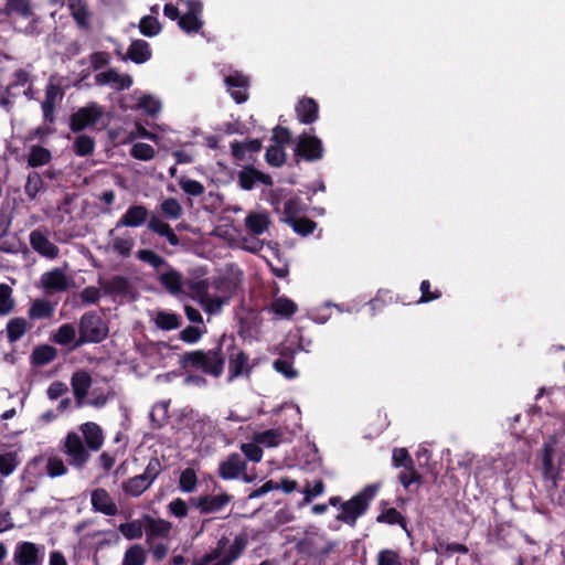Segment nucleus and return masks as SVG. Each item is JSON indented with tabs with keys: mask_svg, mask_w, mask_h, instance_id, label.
<instances>
[{
	"mask_svg": "<svg viewBox=\"0 0 565 565\" xmlns=\"http://www.w3.org/2000/svg\"><path fill=\"white\" fill-rule=\"evenodd\" d=\"M286 151L280 146H269L265 153V160L266 162L275 168H279L285 164L286 162Z\"/></svg>",
	"mask_w": 565,
	"mask_h": 565,
	"instance_id": "09e8293b",
	"label": "nucleus"
},
{
	"mask_svg": "<svg viewBox=\"0 0 565 565\" xmlns=\"http://www.w3.org/2000/svg\"><path fill=\"white\" fill-rule=\"evenodd\" d=\"M178 25L186 33H196L201 30L203 22L196 15L185 12L180 15Z\"/></svg>",
	"mask_w": 565,
	"mask_h": 565,
	"instance_id": "864d4df0",
	"label": "nucleus"
},
{
	"mask_svg": "<svg viewBox=\"0 0 565 565\" xmlns=\"http://www.w3.org/2000/svg\"><path fill=\"white\" fill-rule=\"evenodd\" d=\"M296 115L303 125H311L319 118V105L311 97L301 98L296 105Z\"/></svg>",
	"mask_w": 565,
	"mask_h": 565,
	"instance_id": "aec40b11",
	"label": "nucleus"
},
{
	"mask_svg": "<svg viewBox=\"0 0 565 565\" xmlns=\"http://www.w3.org/2000/svg\"><path fill=\"white\" fill-rule=\"evenodd\" d=\"M303 211L301 200L299 198H290L284 205V222L288 223L296 218Z\"/></svg>",
	"mask_w": 565,
	"mask_h": 565,
	"instance_id": "bf43d9fd",
	"label": "nucleus"
},
{
	"mask_svg": "<svg viewBox=\"0 0 565 565\" xmlns=\"http://www.w3.org/2000/svg\"><path fill=\"white\" fill-rule=\"evenodd\" d=\"M231 500L232 495L228 493L205 494L190 498L189 503L192 508L199 510L201 514H210L222 511Z\"/></svg>",
	"mask_w": 565,
	"mask_h": 565,
	"instance_id": "9d476101",
	"label": "nucleus"
},
{
	"mask_svg": "<svg viewBox=\"0 0 565 565\" xmlns=\"http://www.w3.org/2000/svg\"><path fill=\"white\" fill-rule=\"evenodd\" d=\"M156 326L164 331L175 330L181 327L182 318L180 315L169 311H159L154 319Z\"/></svg>",
	"mask_w": 565,
	"mask_h": 565,
	"instance_id": "e433bc0d",
	"label": "nucleus"
},
{
	"mask_svg": "<svg viewBox=\"0 0 565 565\" xmlns=\"http://www.w3.org/2000/svg\"><path fill=\"white\" fill-rule=\"evenodd\" d=\"M41 285L46 294L65 291L68 288V280L62 268H53L45 271L40 278Z\"/></svg>",
	"mask_w": 565,
	"mask_h": 565,
	"instance_id": "4468645a",
	"label": "nucleus"
},
{
	"mask_svg": "<svg viewBox=\"0 0 565 565\" xmlns=\"http://www.w3.org/2000/svg\"><path fill=\"white\" fill-rule=\"evenodd\" d=\"M30 245L38 254L50 259L56 258L60 253V248L40 230L30 233Z\"/></svg>",
	"mask_w": 565,
	"mask_h": 565,
	"instance_id": "dca6fc26",
	"label": "nucleus"
},
{
	"mask_svg": "<svg viewBox=\"0 0 565 565\" xmlns=\"http://www.w3.org/2000/svg\"><path fill=\"white\" fill-rule=\"evenodd\" d=\"M379 489V483L365 486L359 493L340 505L337 519L352 527L355 526L358 519L366 513Z\"/></svg>",
	"mask_w": 565,
	"mask_h": 565,
	"instance_id": "f03ea898",
	"label": "nucleus"
},
{
	"mask_svg": "<svg viewBox=\"0 0 565 565\" xmlns=\"http://www.w3.org/2000/svg\"><path fill=\"white\" fill-rule=\"evenodd\" d=\"M159 281L171 295H179L182 292V275L174 269H170L169 271L161 274L159 276Z\"/></svg>",
	"mask_w": 565,
	"mask_h": 565,
	"instance_id": "72a5a7b5",
	"label": "nucleus"
},
{
	"mask_svg": "<svg viewBox=\"0 0 565 565\" xmlns=\"http://www.w3.org/2000/svg\"><path fill=\"white\" fill-rule=\"evenodd\" d=\"M179 185L184 193L192 196H200L205 191L204 185L200 181L184 177L179 180Z\"/></svg>",
	"mask_w": 565,
	"mask_h": 565,
	"instance_id": "0e129e2a",
	"label": "nucleus"
},
{
	"mask_svg": "<svg viewBox=\"0 0 565 565\" xmlns=\"http://www.w3.org/2000/svg\"><path fill=\"white\" fill-rule=\"evenodd\" d=\"M149 216L148 209L142 204L130 205L125 214L117 221L116 227L108 231V236H113L115 230L120 227H139L143 225Z\"/></svg>",
	"mask_w": 565,
	"mask_h": 565,
	"instance_id": "f8f14e48",
	"label": "nucleus"
},
{
	"mask_svg": "<svg viewBox=\"0 0 565 565\" xmlns=\"http://www.w3.org/2000/svg\"><path fill=\"white\" fill-rule=\"evenodd\" d=\"M256 182H260L267 186L273 185V178L254 167H245L238 172V183L242 189L250 191L254 189Z\"/></svg>",
	"mask_w": 565,
	"mask_h": 565,
	"instance_id": "f3484780",
	"label": "nucleus"
},
{
	"mask_svg": "<svg viewBox=\"0 0 565 565\" xmlns=\"http://www.w3.org/2000/svg\"><path fill=\"white\" fill-rule=\"evenodd\" d=\"M376 565H402V563L396 551L386 548L379 552Z\"/></svg>",
	"mask_w": 565,
	"mask_h": 565,
	"instance_id": "774afa93",
	"label": "nucleus"
},
{
	"mask_svg": "<svg viewBox=\"0 0 565 565\" xmlns=\"http://www.w3.org/2000/svg\"><path fill=\"white\" fill-rule=\"evenodd\" d=\"M154 149L151 145L137 142L130 149V156L135 159L148 161L154 157Z\"/></svg>",
	"mask_w": 565,
	"mask_h": 565,
	"instance_id": "4d7b16f0",
	"label": "nucleus"
},
{
	"mask_svg": "<svg viewBox=\"0 0 565 565\" xmlns=\"http://www.w3.org/2000/svg\"><path fill=\"white\" fill-rule=\"evenodd\" d=\"M394 467H403L404 469H413L414 461L406 448H395L392 455Z\"/></svg>",
	"mask_w": 565,
	"mask_h": 565,
	"instance_id": "052dcab7",
	"label": "nucleus"
},
{
	"mask_svg": "<svg viewBox=\"0 0 565 565\" xmlns=\"http://www.w3.org/2000/svg\"><path fill=\"white\" fill-rule=\"evenodd\" d=\"M162 213L172 220H178L181 217L183 210L178 200L173 198H169L162 201L161 205Z\"/></svg>",
	"mask_w": 565,
	"mask_h": 565,
	"instance_id": "680f3d73",
	"label": "nucleus"
},
{
	"mask_svg": "<svg viewBox=\"0 0 565 565\" xmlns=\"http://www.w3.org/2000/svg\"><path fill=\"white\" fill-rule=\"evenodd\" d=\"M85 445L92 451H97L104 444V436L102 428L93 422L85 423L81 426Z\"/></svg>",
	"mask_w": 565,
	"mask_h": 565,
	"instance_id": "cd10ccee",
	"label": "nucleus"
},
{
	"mask_svg": "<svg viewBox=\"0 0 565 565\" xmlns=\"http://www.w3.org/2000/svg\"><path fill=\"white\" fill-rule=\"evenodd\" d=\"M78 333L75 347L84 343H99L107 338L108 327L96 311H88L81 317Z\"/></svg>",
	"mask_w": 565,
	"mask_h": 565,
	"instance_id": "7ed1b4c3",
	"label": "nucleus"
},
{
	"mask_svg": "<svg viewBox=\"0 0 565 565\" xmlns=\"http://www.w3.org/2000/svg\"><path fill=\"white\" fill-rule=\"evenodd\" d=\"M186 286L194 298L199 301L207 299L210 282L207 279H190Z\"/></svg>",
	"mask_w": 565,
	"mask_h": 565,
	"instance_id": "8fccbe9b",
	"label": "nucleus"
},
{
	"mask_svg": "<svg viewBox=\"0 0 565 565\" xmlns=\"http://www.w3.org/2000/svg\"><path fill=\"white\" fill-rule=\"evenodd\" d=\"M29 82H31L30 73L28 71L23 70V68H18L12 74V79H11V82L9 83V85L6 88L7 96L8 97H15L17 94L13 92V89L19 87V86H24Z\"/></svg>",
	"mask_w": 565,
	"mask_h": 565,
	"instance_id": "de8ad7c7",
	"label": "nucleus"
},
{
	"mask_svg": "<svg viewBox=\"0 0 565 565\" xmlns=\"http://www.w3.org/2000/svg\"><path fill=\"white\" fill-rule=\"evenodd\" d=\"M269 224L270 220L267 213L252 212L245 217V226L254 235L265 233Z\"/></svg>",
	"mask_w": 565,
	"mask_h": 565,
	"instance_id": "2f4dec72",
	"label": "nucleus"
},
{
	"mask_svg": "<svg viewBox=\"0 0 565 565\" xmlns=\"http://www.w3.org/2000/svg\"><path fill=\"white\" fill-rule=\"evenodd\" d=\"M270 310L278 317L290 318L297 312L298 306L291 299L282 296L273 300L270 303Z\"/></svg>",
	"mask_w": 565,
	"mask_h": 565,
	"instance_id": "c9c22d12",
	"label": "nucleus"
},
{
	"mask_svg": "<svg viewBox=\"0 0 565 565\" xmlns=\"http://www.w3.org/2000/svg\"><path fill=\"white\" fill-rule=\"evenodd\" d=\"M67 8L78 29L89 31L92 13L84 0H66Z\"/></svg>",
	"mask_w": 565,
	"mask_h": 565,
	"instance_id": "6ab92c4d",
	"label": "nucleus"
},
{
	"mask_svg": "<svg viewBox=\"0 0 565 565\" xmlns=\"http://www.w3.org/2000/svg\"><path fill=\"white\" fill-rule=\"evenodd\" d=\"M95 83L98 86L111 85L117 90H124L132 85V77L129 74H118L115 68H109L96 74Z\"/></svg>",
	"mask_w": 565,
	"mask_h": 565,
	"instance_id": "2eb2a0df",
	"label": "nucleus"
},
{
	"mask_svg": "<svg viewBox=\"0 0 565 565\" xmlns=\"http://www.w3.org/2000/svg\"><path fill=\"white\" fill-rule=\"evenodd\" d=\"M148 230L159 236L166 237L170 245L178 246L180 244L179 236L171 226L158 215H151L148 220Z\"/></svg>",
	"mask_w": 565,
	"mask_h": 565,
	"instance_id": "393cba45",
	"label": "nucleus"
},
{
	"mask_svg": "<svg viewBox=\"0 0 565 565\" xmlns=\"http://www.w3.org/2000/svg\"><path fill=\"white\" fill-rule=\"evenodd\" d=\"M296 344L298 350L309 351L302 343V338L299 337L297 342L290 341V343L281 344L279 354L281 359H277L274 361V369L285 375L287 379H294L297 376V371L292 367L294 354L296 353V349L292 345Z\"/></svg>",
	"mask_w": 565,
	"mask_h": 565,
	"instance_id": "1a4fd4ad",
	"label": "nucleus"
},
{
	"mask_svg": "<svg viewBox=\"0 0 565 565\" xmlns=\"http://www.w3.org/2000/svg\"><path fill=\"white\" fill-rule=\"evenodd\" d=\"M292 230L302 236L312 234L317 227V223L308 217H296L287 223Z\"/></svg>",
	"mask_w": 565,
	"mask_h": 565,
	"instance_id": "5fc2aeb1",
	"label": "nucleus"
},
{
	"mask_svg": "<svg viewBox=\"0 0 565 565\" xmlns=\"http://www.w3.org/2000/svg\"><path fill=\"white\" fill-rule=\"evenodd\" d=\"M13 308L12 288L7 284H0V316L10 313Z\"/></svg>",
	"mask_w": 565,
	"mask_h": 565,
	"instance_id": "6e6d98bb",
	"label": "nucleus"
},
{
	"mask_svg": "<svg viewBox=\"0 0 565 565\" xmlns=\"http://www.w3.org/2000/svg\"><path fill=\"white\" fill-rule=\"evenodd\" d=\"M103 115V107L96 103H90L71 115L70 129L73 132H81L86 128L95 126Z\"/></svg>",
	"mask_w": 565,
	"mask_h": 565,
	"instance_id": "0eeeda50",
	"label": "nucleus"
},
{
	"mask_svg": "<svg viewBox=\"0 0 565 565\" xmlns=\"http://www.w3.org/2000/svg\"><path fill=\"white\" fill-rule=\"evenodd\" d=\"M14 561L18 565H41L36 544L32 542L18 544L14 552Z\"/></svg>",
	"mask_w": 565,
	"mask_h": 565,
	"instance_id": "4be33fe9",
	"label": "nucleus"
},
{
	"mask_svg": "<svg viewBox=\"0 0 565 565\" xmlns=\"http://www.w3.org/2000/svg\"><path fill=\"white\" fill-rule=\"evenodd\" d=\"M147 552L140 544L129 546L124 555L122 565H145Z\"/></svg>",
	"mask_w": 565,
	"mask_h": 565,
	"instance_id": "ea45409f",
	"label": "nucleus"
},
{
	"mask_svg": "<svg viewBox=\"0 0 565 565\" xmlns=\"http://www.w3.org/2000/svg\"><path fill=\"white\" fill-rule=\"evenodd\" d=\"M46 472L51 478L61 477L67 473V467L58 457H50L46 462Z\"/></svg>",
	"mask_w": 565,
	"mask_h": 565,
	"instance_id": "338daca9",
	"label": "nucleus"
},
{
	"mask_svg": "<svg viewBox=\"0 0 565 565\" xmlns=\"http://www.w3.org/2000/svg\"><path fill=\"white\" fill-rule=\"evenodd\" d=\"M142 521L145 525V533H146V544L151 545V543L156 539H168L171 530H172V523L160 519V518H152L149 514L142 515Z\"/></svg>",
	"mask_w": 565,
	"mask_h": 565,
	"instance_id": "9b49d317",
	"label": "nucleus"
},
{
	"mask_svg": "<svg viewBox=\"0 0 565 565\" xmlns=\"http://www.w3.org/2000/svg\"><path fill=\"white\" fill-rule=\"evenodd\" d=\"M247 469L246 461L237 452H233L220 462L217 473L223 480L237 479Z\"/></svg>",
	"mask_w": 565,
	"mask_h": 565,
	"instance_id": "ddd939ff",
	"label": "nucleus"
},
{
	"mask_svg": "<svg viewBox=\"0 0 565 565\" xmlns=\"http://www.w3.org/2000/svg\"><path fill=\"white\" fill-rule=\"evenodd\" d=\"M148 230L159 236L166 237L170 245L178 246L180 244L179 236L171 226L158 215H151L148 220Z\"/></svg>",
	"mask_w": 565,
	"mask_h": 565,
	"instance_id": "b1692460",
	"label": "nucleus"
},
{
	"mask_svg": "<svg viewBox=\"0 0 565 565\" xmlns=\"http://www.w3.org/2000/svg\"><path fill=\"white\" fill-rule=\"evenodd\" d=\"M90 502L95 511L102 512L105 515L113 516L118 512L116 503L105 489H95L92 492Z\"/></svg>",
	"mask_w": 565,
	"mask_h": 565,
	"instance_id": "412c9836",
	"label": "nucleus"
},
{
	"mask_svg": "<svg viewBox=\"0 0 565 565\" xmlns=\"http://www.w3.org/2000/svg\"><path fill=\"white\" fill-rule=\"evenodd\" d=\"M151 56L152 51L149 43L141 39L132 40L125 55L126 58L136 64H143L148 62Z\"/></svg>",
	"mask_w": 565,
	"mask_h": 565,
	"instance_id": "bb28decb",
	"label": "nucleus"
},
{
	"mask_svg": "<svg viewBox=\"0 0 565 565\" xmlns=\"http://www.w3.org/2000/svg\"><path fill=\"white\" fill-rule=\"evenodd\" d=\"M148 230L159 236L166 237L170 245L178 246L180 244L179 236L171 226L158 215H151L148 220Z\"/></svg>",
	"mask_w": 565,
	"mask_h": 565,
	"instance_id": "a878e982",
	"label": "nucleus"
},
{
	"mask_svg": "<svg viewBox=\"0 0 565 565\" xmlns=\"http://www.w3.org/2000/svg\"><path fill=\"white\" fill-rule=\"evenodd\" d=\"M248 544V535L243 532L235 536L233 543L230 545L227 551L222 556V561L225 565H231L236 559H238L242 554L245 552Z\"/></svg>",
	"mask_w": 565,
	"mask_h": 565,
	"instance_id": "c756f323",
	"label": "nucleus"
},
{
	"mask_svg": "<svg viewBox=\"0 0 565 565\" xmlns=\"http://www.w3.org/2000/svg\"><path fill=\"white\" fill-rule=\"evenodd\" d=\"M137 258L149 264L156 269L167 265L166 259L151 249H139L137 252Z\"/></svg>",
	"mask_w": 565,
	"mask_h": 565,
	"instance_id": "e2e57ef3",
	"label": "nucleus"
},
{
	"mask_svg": "<svg viewBox=\"0 0 565 565\" xmlns=\"http://www.w3.org/2000/svg\"><path fill=\"white\" fill-rule=\"evenodd\" d=\"M53 313V305L45 299H35L28 310V316L31 320L50 319Z\"/></svg>",
	"mask_w": 565,
	"mask_h": 565,
	"instance_id": "f704fd0d",
	"label": "nucleus"
},
{
	"mask_svg": "<svg viewBox=\"0 0 565 565\" xmlns=\"http://www.w3.org/2000/svg\"><path fill=\"white\" fill-rule=\"evenodd\" d=\"M60 450L66 455L68 465L78 470L84 469L90 458L89 449L75 431L67 433Z\"/></svg>",
	"mask_w": 565,
	"mask_h": 565,
	"instance_id": "20e7f679",
	"label": "nucleus"
},
{
	"mask_svg": "<svg viewBox=\"0 0 565 565\" xmlns=\"http://www.w3.org/2000/svg\"><path fill=\"white\" fill-rule=\"evenodd\" d=\"M377 523L388 525H399L408 535L409 530L406 518L397 511L395 508L383 509L382 512L376 516Z\"/></svg>",
	"mask_w": 565,
	"mask_h": 565,
	"instance_id": "473e14b6",
	"label": "nucleus"
},
{
	"mask_svg": "<svg viewBox=\"0 0 565 565\" xmlns=\"http://www.w3.org/2000/svg\"><path fill=\"white\" fill-rule=\"evenodd\" d=\"M227 342L223 335L215 348L185 352L180 359V365L185 371H202V373L218 379L225 367L224 345Z\"/></svg>",
	"mask_w": 565,
	"mask_h": 565,
	"instance_id": "f257e3e1",
	"label": "nucleus"
},
{
	"mask_svg": "<svg viewBox=\"0 0 565 565\" xmlns=\"http://www.w3.org/2000/svg\"><path fill=\"white\" fill-rule=\"evenodd\" d=\"M19 465V460L15 452H6L0 455V475L8 477L10 476Z\"/></svg>",
	"mask_w": 565,
	"mask_h": 565,
	"instance_id": "13d9d810",
	"label": "nucleus"
},
{
	"mask_svg": "<svg viewBox=\"0 0 565 565\" xmlns=\"http://www.w3.org/2000/svg\"><path fill=\"white\" fill-rule=\"evenodd\" d=\"M149 480L142 475L135 476L129 478L127 481L122 483V490L125 493L130 494L132 497L141 495L149 487Z\"/></svg>",
	"mask_w": 565,
	"mask_h": 565,
	"instance_id": "4c0bfd02",
	"label": "nucleus"
},
{
	"mask_svg": "<svg viewBox=\"0 0 565 565\" xmlns=\"http://www.w3.org/2000/svg\"><path fill=\"white\" fill-rule=\"evenodd\" d=\"M76 339V330L73 324L64 323L53 334L52 340L60 345H68Z\"/></svg>",
	"mask_w": 565,
	"mask_h": 565,
	"instance_id": "c03bdc74",
	"label": "nucleus"
},
{
	"mask_svg": "<svg viewBox=\"0 0 565 565\" xmlns=\"http://www.w3.org/2000/svg\"><path fill=\"white\" fill-rule=\"evenodd\" d=\"M282 433L279 429H267L254 434L253 440L266 447H276L281 443Z\"/></svg>",
	"mask_w": 565,
	"mask_h": 565,
	"instance_id": "a19ab883",
	"label": "nucleus"
},
{
	"mask_svg": "<svg viewBox=\"0 0 565 565\" xmlns=\"http://www.w3.org/2000/svg\"><path fill=\"white\" fill-rule=\"evenodd\" d=\"M420 298L419 300L417 301L418 303H426V302H430V301H434V300H437L441 297V291L438 289V288H435L434 290H431V285L429 282V280H423L420 282Z\"/></svg>",
	"mask_w": 565,
	"mask_h": 565,
	"instance_id": "69168bd1",
	"label": "nucleus"
},
{
	"mask_svg": "<svg viewBox=\"0 0 565 565\" xmlns=\"http://www.w3.org/2000/svg\"><path fill=\"white\" fill-rule=\"evenodd\" d=\"M57 355V350L49 344L36 345L30 356L33 366H43L51 363Z\"/></svg>",
	"mask_w": 565,
	"mask_h": 565,
	"instance_id": "7c9ffc66",
	"label": "nucleus"
},
{
	"mask_svg": "<svg viewBox=\"0 0 565 565\" xmlns=\"http://www.w3.org/2000/svg\"><path fill=\"white\" fill-rule=\"evenodd\" d=\"M118 530L127 540H138L145 531L143 521L141 519L121 523Z\"/></svg>",
	"mask_w": 565,
	"mask_h": 565,
	"instance_id": "37998d69",
	"label": "nucleus"
},
{
	"mask_svg": "<svg viewBox=\"0 0 565 565\" xmlns=\"http://www.w3.org/2000/svg\"><path fill=\"white\" fill-rule=\"evenodd\" d=\"M225 360H228V377L227 382H232L239 376H249L252 366L249 365L248 354L235 344L234 339H230L225 343Z\"/></svg>",
	"mask_w": 565,
	"mask_h": 565,
	"instance_id": "39448f33",
	"label": "nucleus"
},
{
	"mask_svg": "<svg viewBox=\"0 0 565 565\" xmlns=\"http://www.w3.org/2000/svg\"><path fill=\"white\" fill-rule=\"evenodd\" d=\"M100 289L104 295L113 298L121 297L134 300L136 298L135 288L129 278L120 275L113 276L106 280H99Z\"/></svg>",
	"mask_w": 565,
	"mask_h": 565,
	"instance_id": "6e6552de",
	"label": "nucleus"
},
{
	"mask_svg": "<svg viewBox=\"0 0 565 565\" xmlns=\"http://www.w3.org/2000/svg\"><path fill=\"white\" fill-rule=\"evenodd\" d=\"M32 328V324L23 317L10 319L6 326V335L9 343H15Z\"/></svg>",
	"mask_w": 565,
	"mask_h": 565,
	"instance_id": "c85d7f7f",
	"label": "nucleus"
},
{
	"mask_svg": "<svg viewBox=\"0 0 565 565\" xmlns=\"http://www.w3.org/2000/svg\"><path fill=\"white\" fill-rule=\"evenodd\" d=\"M224 82L228 93L237 104H242L247 100L248 79L246 76L235 72L234 74L226 76Z\"/></svg>",
	"mask_w": 565,
	"mask_h": 565,
	"instance_id": "a211bd4d",
	"label": "nucleus"
},
{
	"mask_svg": "<svg viewBox=\"0 0 565 565\" xmlns=\"http://www.w3.org/2000/svg\"><path fill=\"white\" fill-rule=\"evenodd\" d=\"M139 30L145 36L152 38L161 32V24L156 17L146 15L139 22Z\"/></svg>",
	"mask_w": 565,
	"mask_h": 565,
	"instance_id": "603ef678",
	"label": "nucleus"
},
{
	"mask_svg": "<svg viewBox=\"0 0 565 565\" xmlns=\"http://www.w3.org/2000/svg\"><path fill=\"white\" fill-rule=\"evenodd\" d=\"M95 150V140L88 135H79L73 143V151L77 157L90 156Z\"/></svg>",
	"mask_w": 565,
	"mask_h": 565,
	"instance_id": "79ce46f5",
	"label": "nucleus"
},
{
	"mask_svg": "<svg viewBox=\"0 0 565 565\" xmlns=\"http://www.w3.org/2000/svg\"><path fill=\"white\" fill-rule=\"evenodd\" d=\"M4 12L9 15L17 13L23 18L32 14L29 0H7Z\"/></svg>",
	"mask_w": 565,
	"mask_h": 565,
	"instance_id": "3c124183",
	"label": "nucleus"
},
{
	"mask_svg": "<svg viewBox=\"0 0 565 565\" xmlns=\"http://www.w3.org/2000/svg\"><path fill=\"white\" fill-rule=\"evenodd\" d=\"M52 160L51 151L40 145L32 146L28 156V166L38 168L50 163Z\"/></svg>",
	"mask_w": 565,
	"mask_h": 565,
	"instance_id": "58836bf2",
	"label": "nucleus"
},
{
	"mask_svg": "<svg viewBox=\"0 0 565 565\" xmlns=\"http://www.w3.org/2000/svg\"><path fill=\"white\" fill-rule=\"evenodd\" d=\"M44 189V182L42 175L35 171L28 174L26 182L24 185L25 194L31 199H35L40 191Z\"/></svg>",
	"mask_w": 565,
	"mask_h": 565,
	"instance_id": "a18cd8bd",
	"label": "nucleus"
},
{
	"mask_svg": "<svg viewBox=\"0 0 565 565\" xmlns=\"http://www.w3.org/2000/svg\"><path fill=\"white\" fill-rule=\"evenodd\" d=\"M71 384L77 406H82L83 402L92 385V377L86 371H77L72 375Z\"/></svg>",
	"mask_w": 565,
	"mask_h": 565,
	"instance_id": "5701e85b",
	"label": "nucleus"
},
{
	"mask_svg": "<svg viewBox=\"0 0 565 565\" xmlns=\"http://www.w3.org/2000/svg\"><path fill=\"white\" fill-rule=\"evenodd\" d=\"M198 484L196 472L193 468H185L179 478V489L182 492L191 493L195 490Z\"/></svg>",
	"mask_w": 565,
	"mask_h": 565,
	"instance_id": "49530a36",
	"label": "nucleus"
},
{
	"mask_svg": "<svg viewBox=\"0 0 565 565\" xmlns=\"http://www.w3.org/2000/svg\"><path fill=\"white\" fill-rule=\"evenodd\" d=\"M324 154V148L321 139L303 131L298 136L296 147L294 149V161L299 164L300 160L315 162L321 160Z\"/></svg>",
	"mask_w": 565,
	"mask_h": 565,
	"instance_id": "423d86ee",
	"label": "nucleus"
}]
</instances>
